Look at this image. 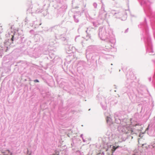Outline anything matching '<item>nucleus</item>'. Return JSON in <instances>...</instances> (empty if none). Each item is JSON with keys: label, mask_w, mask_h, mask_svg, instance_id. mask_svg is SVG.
Instances as JSON below:
<instances>
[{"label": "nucleus", "mask_w": 155, "mask_h": 155, "mask_svg": "<svg viewBox=\"0 0 155 155\" xmlns=\"http://www.w3.org/2000/svg\"><path fill=\"white\" fill-rule=\"evenodd\" d=\"M119 147V146H117V147H115V146H113L111 150L112 152H114Z\"/></svg>", "instance_id": "obj_1"}, {"label": "nucleus", "mask_w": 155, "mask_h": 155, "mask_svg": "<svg viewBox=\"0 0 155 155\" xmlns=\"http://www.w3.org/2000/svg\"><path fill=\"white\" fill-rule=\"evenodd\" d=\"M130 131H131V134H134V131H133V130L131 129L130 130Z\"/></svg>", "instance_id": "obj_2"}, {"label": "nucleus", "mask_w": 155, "mask_h": 155, "mask_svg": "<svg viewBox=\"0 0 155 155\" xmlns=\"http://www.w3.org/2000/svg\"><path fill=\"white\" fill-rule=\"evenodd\" d=\"M34 82H38L39 81L38 80L36 79L34 81Z\"/></svg>", "instance_id": "obj_3"}, {"label": "nucleus", "mask_w": 155, "mask_h": 155, "mask_svg": "<svg viewBox=\"0 0 155 155\" xmlns=\"http://www.w3.org/2000/svg\"><path fill=\"white\" fill-rule=\"evenodd\" d=\"M14 36H12V38H11V40H12V41H14Z\"/></svg>", "instance_id": "obj_4"}, {"label": "nucleus", "mask_w": 155, "mask_h": 155, "mask_svg": "<svg viewBox=\"0 0 155 155\" xmlns=\"http://www.w3.org/2000/svg\"><path fill=\"white\" fill-rule=\"evenodd\" d=\"M7 151H8V152H9V150H7Z\"/></svg>", "instance_id": "obj_5"}, {"label": "nucleus", "mask_w": 155, "mask_h": 155, "mask_svg": "<svg viewBox=\"0 0 155 155\" xmlns=\"http://www.w3.org/2000/svg\"><path fill=\"white\" fill-rule=\"evenodd\" d=\"M12 153H11V155H12Z\"/></svg>", "instance_id": "obj_6"}]
</instances>
